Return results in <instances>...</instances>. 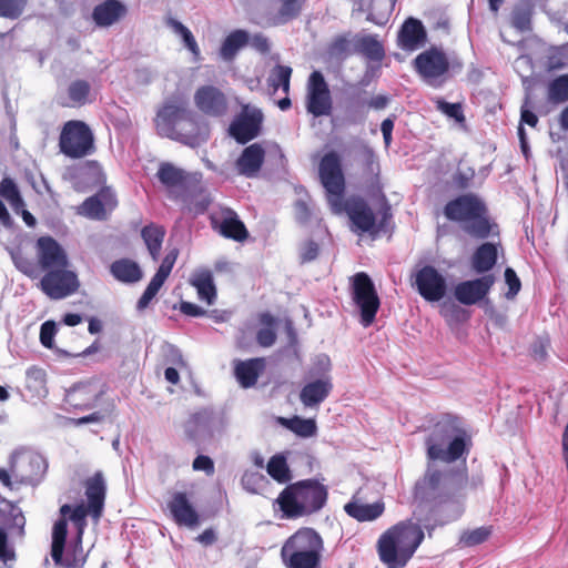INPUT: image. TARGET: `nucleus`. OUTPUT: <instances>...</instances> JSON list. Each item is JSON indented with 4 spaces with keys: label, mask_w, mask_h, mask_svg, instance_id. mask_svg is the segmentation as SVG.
<instances>
[{
    "label": "nucleus",
    "mask_w": 568,
    "mask_h": 568,
    "mask_svg": "<svg viewBox=\"0 0 568 568\" xmlns=\"http://www.w3.org/2000/svg\"><path fill=\"white\" fill-rule=\"evenodd\" d=\"M468 481L466 469H439L428 460L426 469L414 485V499L423 519L420 520L432 537L437 527L457 520L463 511V490Z\"/></svg>",
    "instance_id": "obj_1"
},
{
    "label": "nucleus",
    "mask_w": 568,
    "mask_h": 568,
    "mask_svg": "<svg viewBox=\"0 0 568 568\" xmlns=\"http://www.w3.org/2000/svg\"><path fill=\"white\" fill-rule=\"evenodd\" d=\"M318 176L333 212L341 213L344 210L355 227L363 233L376 234L387 232L393 219V213L385 194L381 196L378 222L376 221V215L372 207L361 196L349 197L346 200L344 207H342V200L345 192V178L342 170L341 158L335 151L327 152L321 159Z\"/></svg>",
    "instance_id": "obj_2"
},
{
    "label": "nucleus",
    "mask_w": 568,
    "mask_h": 568,
    "mask_svg": "<svg viewBox=\"0 0 568 568\" xmlns=\"http://www.w3.org/2000/svg\"><path fill=\"white\" fill-rule=\"evenodd\" d=\"M418 517L399 521L383 532L377 540L379 560L387 568H405L425 538L424 525Z\"/></svg>",
    "instance_id": "obj_3"
},
{
    "label": "nucleus",
    "mask_w": 568,
    "mask_h": 568,
    "mask_svg": "<svg viewBox=\"0 0 568 568\" xmlns=\"http://www.w3.org/2000/svg\"><path fill=\"white\" fill-rule=\"evenodd\" d=\"M425 445L428 460L450 464L468 455L471 442L457 416L443 414L433 425Z\"/></svg>",
    "instance_id": "obj_4"
},
{
    "label": "nucleus",
    "mask_w": 568,
    "mask_h": 568,
    "mask_svg": "<svg viewBox=\"0 0 568 568\" xmlns=\"http://www.w3.org/2000/svg\"><path fill=\"white\" fill-rule=\"evenodd\" d=\"M447 220L456 222L470 237L485 240L496 234L498 225L493 223L485 202L474 193L458 195L444 206Z\"/></svg>",
    "instance_id": "obj_5"
},
{
    "label": "nucleus",
    "mask_w": 568,
    "mask_h": 568,
    "mask_svg": "<svg viewBox=\"0 0 568 568\" xmlns=\"http://www.w3.org/2000/svg\"><path fill=\"white\" fill-rule=\"evenodd\" d=\"M328 498V489L317 479L298 480L286 486L276 503L286 518L310 516L322 510Z\"/></svg>",
    "instance_id": "obj_6"
},
{
    "label": "nucleus",
    "mask_w": 568,
    "mask_h": 568,
    "mask_svg": "<svg viewBox=\"0 0 568 568\" xmlns=\"http://www.w3.org/2000/svg\"><path fill=\"white\" fill-rule=\"evenodd\" d=\"M324 542L313 528H301L290 536L281 548L286 568H320Z\"/></svg>",
    "instance_id": "obj_7"
},
{
    "label": "nucleus",
    "mask_w": 568,
    "mask_h": 568,
    "mask_svg": "<svg viewBox=\"0 0 568 568\" xmlns=\"http://www.w3.org/2000/svg\"><path fill=\"white\" fill-rule=\"evenodd\" d=\"M59 148L70 159L91 155L95 151L93 132L83 121H68L61 130Z\"/></svg>",
    "instance_id": "obj_8"
},
{
    "label": "nucleus",
    "mask_w": 568,
    "mask_h": 568,
    "mask_svg": "<svg viewBox=\"0 0 568 568\" xmlns=\"http://www.w3.org/2000/svg\"><path fill=\"white\" fill-rule=\"evenodd\" d=\"M226 424L222 412L205 407L190 416L184 424V432L191 442L205 443L221 436Z\"/></svg>",
    "instance_id": "obj_9"
},
{
    "label": "nucleus",
    "mask_w": 568,
    "mask_h": 568,
    "mask_svg": "<svg viewBox=\"0 0 568 568\" xmlns=\"http://www.w3.org/2000/svg\"><path fill=\"white\" fill-rule=\"evenodd\" d=\"M352 300L359 312V323L363 327H369L376 317L381 301L375 285L365 272L356 273L352 277Z\"/></svg>",
    "instance_id": "obj_10"
},
{
    "label": "nucleus",
    "mask_w": 568,
    "mask_h": 568,
    "mask_svg": "<svg viewBox=\"0 0 568 568\" xmlns=\"http://www.w3.org/2000/svg\"><path fill=\"white\" fill-rule=\"evenodd\" d=\"M10 471L20 483L36 485L48 469L47 459L39 453L16 450L10 457Z\"/></svg>",
    "instance_id": "obj_11"
},
{
    "label": "nucleus",
    "mask_w": 568,
    "mask_h": 568,
    "mask_svg": "<svg viewBox=\"0 0 568 568\" xmlns=\"http://www.w3.org/2000/svg\"><path fill=\"white\" fill-rule=\"evenodd\" d=\"M414 67L425 83L439 88L445 81L450 63L443 50L433 47L414 59Z\"/></svg>",
    "instance_id": "obj_12"
},
{
    "label": "nucleus",
    "mask_w": 568,
    "mask_h": 568,
    "mask_svg": "<svg viewBox=\"0 0 568 568\" xmlns=\"http://www.w3.org/2000/svg\"><path fill=\"white\" fill-rule=\"evenodd\" d=\"M118 205L116 192L111 186L104 185L77 207V214L91 221L105 222Z\"/></svg>",
    "instance_id": "obj_13"
},
{
    "label": "nucleus",
    "mask_w": 568,
    "mask_h": 568,
    "mask_svg": "<svg viewBox=\"0 0 568 568\" xmlns=\"http://www.w3.org/2000/svg\"><path fill=\"white\" fill-rule=\"evenodd\" d=\"M67 267L59 266L45 272L39 283L40 290L51 300L65 298L80 287L78 275Z\"/></svg>",
    "instance_id": "obj_14"
},
{
    "label": "nucleus",
    "mask_w": 568,
    "mask_h": 568,
    "mask_svg": "<svg viewBox=\"0 0 568 568\" xmlns=\"http://www.w3.org/2000/svg\"><path fill=\"white\" fill-rule=\"evenodd\" d=\"M306 110L318 118L329 115L332 112V97L324 75L321 71H313L307 82Z\"/></svg>",
    "instance_id": "obj_15"
},
{
    "label": "nucleus",
    "mask_w": 568,
    "mask_h": 568,
    "mask_svg": "<svg viewBox=\"0 0 568 568\" xmlns=\"http://www.w3.org/2000/svg\"><path fill=\"white\" fill-rule=\"evenodd\" d=\"M414 285L419 295L428 302L440 301L447 291L444 276L432 265H425L416 272Z\"/></svg>",
    "instance_id": "obj_16"
},
{
    "label": "nucleus",
    "mask_w": 568,
    "mask_h": 568,
    "mask_svg": "<svg viewBox=\"0 0 568 568\" xmlns=\"http://www.w3.org/2000/svg\"><path fill=\"white\" fill-rule=\"evenodd\" d=\"M209 133L207 124L195 112L187 109V116L170 139L196 148L207 141Z\"/></svg>",
    "instance_id": "obj_17"
},
{
    "label": "nucleus",
    "mask_w": 568,
    "mask_h": 568,
    "mask_svg": "<svg viewBox=\"0 0 568 568\" xmlns=\"http://www.w3.org/2000/svg\"><path fill=\"white\" fill-rule=\"evenodd\" d=\"M495 283L491 274L458 283L454 290L455 298L464 305H475L483 302Z\"/></svg>",
    "instance_id": "obj_18"
},
{
    "label": "nucleus",
    "mask_w": 568,
    "mask_h": 568,
    "mask_svg": "<svg viewBox=\"0 0 568 568\" xmlns=\"http://www.w3.org/2000/svg\"><path fill=\"white\" fill-rule=\"evenodd\" d=\"M196 108L209 116L220 118L226 114L229 103L225 94L214 85H202L194 93Z\"/></svg>",
    "instance_id": "obj_19"
},
{
    "label": "nucleus",
    "mask_w": 568,
    "mask_h": 568,
    "mask_svg": "<svg viewBox=\"0 0 568 568\" xmlns=\"http://www.w3.org/2000/svg\"><path fill=\"white\" fill-rule=\"evenodd\" d=\"M263 114L260 110L251 113L242 112L230 125V134L240 144H246L255 139L261 131Z\"/></svg>",
    "instance_id": "obj_20"
},
{
    "label": "nucleus",
    "mask_w": 568,
    "mask_h": 568,
    "mask_svg": "<svg viewBox=\"0 0 568 568\" xmlns=\"http://www.w3.org/2000/svg\"><path fill=\"white\" fill-rule=\"evenodd\" d=\"M38 260L45 272L59 266H69L64 248L51 236H41L37 241Z\"/></svg>",
    "instance_id": "obj_21"
},
{
    "label": "nucleus",
    "mask_w": 568,
    "mask_h": 568,
    "mask_svg": "<svg viewBox=\"0 0 568 568\" xmlns=\"http://www.w3.org/2000/svg\"><path fill=\"white\" fill-rule=\"evenodd\" d=\"M187 116V108L183 103H166L156 113V129L160 135L171 138Z\"/></svg>",
    "instance_id": "obj_22"
},
{
    "label": "nucleus",
    "mask_w": 568,
    "mask_h": 568,
    "mask_svg": "<svg viewBox=\"0 0 568 568\" xmlns=\"http://www.w3.org/2000/svg\"><path fill=\"white\" fill-rule=\"evenodd\" d=\"M300 390V400L304 407L317 408L331 395L333 378H307Z\"/></svg>",
    "instance_id": "obj_23"
},
{
    "label": "nucleus",
    "mask_w": 568,
    "mask_h": 568,
    "mask_svg": "<svg viewBox=\"0 0 568 568\" xmlns=\"http://www.w3.org/2000/svg\"><path fill=\"white\" fill-rule=\"evenodd\" d=\"M168 508L174 521L180 526L193 528L200 523L199 514L190 503L186 493H174L168 504Z\"/></svg>",
    "instance_id": "obj_24"
},
{
    "label": "nucleus",
    "mask_w": 568,
    "mask_h": 568,
    "mask_svg": "<svg viewBox=\"0 0 568 568\" xmlns=\"http://www.w3.org/2000/svg\"><path fill=\"white\" fill-rule=\"evenodd\" d=\"M265 160V150L260 143L246 146L235 161V170L245 178H255Z\"/></svg>",
    "instance_id": "obj_25"
},
{
    "label": "nucleus",
    "mask_w": 568,
    "mask_h": 568,
    "mask_svg": "<svg viewBox=\"0 0 568 568\" xmlns=\"http://www.w3.org/2000/svg\"><path fill=\"white\" fill-rule=\"evenodd\" d=\"M106 485L101 471H97L85 481V496L89 511L98 520L102 516L105 500Z\"/></svg>",
    "instance_id": "obj_26"
},
{
    "label": "nucleus",
    "mask_w": 568,
    "mask_h": 568,
    "mask_svg": "<svg viewBox=\"0 0 568 568\" xmlns=\"http://www.w3.org/2000/svg\"><path fill=\"white\" fill-rule=\"evenodd\" d=\"M128 13L125 4L119 0H105L94 7L92 19L98 27L106 28L120 21Z\"/></svg>",
    "instance_id": "obj_27"
},
{
    "label": "nucleus",
    "mask_w": 568,
    "mask_h": 568,
    "mask_svg": "<svg viewBox=\"0 0 568 568\" xmlns=\"http://www.w3.org/2000/svg\"><path fill=\"white\" fill-rule=\"evenodd\" d=\"M264 367V358L236 359L234 362V375L243 388H250L256 384Z\"/></svg>",
    "instance_id": "obj_28"
},
{
    "label": "nucleus",
    "mask_w": 568,
    "mask_h": 568,
    "mask_svg": "<svg viewBox=\"0 0 568 568\" xmlns=\"http://www.w3.org/2000/svg\"><path fill=\"white\" fill-rule=\"evenodd\" d=\"M385 510L383 501H375L373 504H363L356 495H354L348 503L344 505V511L351 518L364 523L373 521L381 517Z\"/></svg>",
    "instance_id": "obj_29"
},
{
    "label": "nucleus",
    "mask_w": 568,
    "mask_h": 568,
    "mask_svg": "<svg viewBox=\"0 0 568 568\" xmlns=\"http://www.w3.org/2000/svg\"><path fill=\"white\" fill-rule=\"evenodd\" d=\"M425 40L426 31L423 23L415 18H408L398 32V45L404 50H415L423 45Z\"/></svg>",
    "instance_id": "obj_30"
},
{
    "label": "nucleus",
    "mask_w": 568,
    "mask_h": 568,
    "mask_svg": "<svg viewBox=\"0 0 568 568\" xmlns=\"http://www.w3.org/2000/svg\"><path fill=\"white\" fill-rule=\"evenodd\" d=\"M354 53L373 62H382L385 58V49L377 34H354Z\"/></svg>",
    "instance_id": "obj_31"
},
{
    "label": "nucleus",
    "mask_w": 568,
    "mask_h": 568,
    "mask_svg": "<svg viewBox=\"0 0 568 568\" xmlns=\"http://www.w3.org/2000/svg\"><path fill=\"white\" fill-rule=\"evenodd\" d=\"M81 531L77 532V536L70 541V544L61 549V558L55 566L61 568H83L88 559V552H84L82 546Z\"/></svg>",
    "instance_id": "obj_32"
},
{
    "label": "nucleus",
    "mask_w": 568,
    "mask_h": 568,
    "mask_svg": "<svg viewBox=\"0 0 568 568\" xmlns=\"http://www.w3.org/2000/svg\"><path fill=\"white\" fill-rule=\"evenodd\" d=\"M190 284L196 288L200 301L206 302L207 305L215 303L217 291L210 270L201 268L193 272L190 277Z\"/></svg>",
    "instance_id": "obj_33"
},
{
    "label": "nucleus",
    "mask_w": 568,
    "mask_h": 568,
    "mask_svg": "<svg viewBox=\"0 0 568 568\" xmlns=\"http://www.w3.org/2000/svg\"><path fill=\"white\" fill-rule=\"evenodd\" d=\"M213 227L220 232L226 239H231L237 242H242L247 239L248 232L244 223L239 219L237 214L227 210L217 225V221H212Z\"/></svg>",
    "instance_id": "obj_34"
},
{
    "label": "nucleus",
    "mask_w": 568,
    "mask_h": 568,
    "mask_svg": "<svg viewBox=\"0 0 568 568\" xmlns=\"http://www.w3.org/2000/svg\"><path fill=\"white\" fill-rule=\"evenodd\" d=\"M110 273L118 282L124 284H134L143 277V271L140 265L128 257L112 262L110 265Z\"/></svg>",
    "instance_id": "obj_35"
},
{
    "label": "nucleus",
    "mask_w": 568,
    "mask_h": 568,
    "mask_svg": "<svg viewBox=\"0 0 568 568\" xmlns=\"http://www.w3.org/2000/svg\"><path fill=\"white\" fill-rule=\"evenodd\" d=\"M357 160L361 165L362 178L369 183L376 182L381 173V166L373 148L362 143L357 150Z\"/></svg>",
    "instance_id": "obj_36"
},
{
    "label": "nucleus",
    "mask_w": 568,
    "mask_h": 568,
    "mask_svg": "<svg viewBox=\"0 0 568 568\" xmlns=\"http://www.w3.org/2000/svg\"><path fill=\"white\" fill-rule=\"evenodd\" d=\"M498 253L494 243L480 244L471 256V267L478 274L489 272L497 263Z\"/></svg>",
    "instance_id": "obj_37"
},
{
    "label": "nucleus",
    "mask_w": 568,
    "mask_h": 568,
    "mask_svg": "<svg viewBox=\"0 0 568 568\" xmlns=\"http://www.w3.org/2000/svg\"><path fill=\"white\" fill-rule=\"evenodd\" d=\"M101 392L92 385H78L68 394V403L78 409L93 408L100 399Z\"/></svg>",
    "instance_id": "obj_38"
},
{
    "label": "nucleus",
    "mask_w": 568,
    "mask_h": 568,
    "mask_svg": "<svg viewBox=\"0 0 568 568\" xmlns=\"http://www.w3.org/2000/svg\"><path fill=\"white\" fill-rule=\"evenodd\" d=\"M248 40L247 31L242 29L232 31L222 42L220 57L227 62L234 60L239 51L248 43Z\"/></svg>",
    "instance_id": "obj_39"
},
{
    "label": "nucleus",
    "mask_w": 568,
    "mask_h": 568,
    "mask_svg": "<svg viewBox=\"0 0 568 568\" xmlns=\"http://www.w3.org/2000/svg\"><path fill=\"white\" fill-rule=\"evenodd\" d=\"M306 2L307 0H280V7L271 18L272 24L283 26L297 19Z\"/></svg>",
    "instance_id": "obj_40"
},
{
    "label": "nucleus",
    "mask_w": 568,
    "mask_h": 568,
    "mask_svg": "<svg viewBox=\"0 0 568 568\" xmlns=\"http://www.w3.org/2000/svg\"><path fill=\"white\" fill-rule=\"evenodd\" d=\"M326 53L337 61H344L354 54V34L347 32L336 36L327 45Z\"/></svg>",
    "instance_id": "obj_41"
},
{
    "label": "nucleus",
    "mask_w": 568,
    "mask_h": 568,
    "mask_svg": "<svg viewBox=\"0 0 568 568\" xmlns=\"http://www.w3.org/2000/svg\"><path fill=\"white\" fill-rule=\"evenodd\" d=\"M141 236L148 247L153 261H158L165 236V229L161 225L151 223L145 225L141 231Z\"/></svg>",
    "instance_id": "obj_42"
},
{
    "label": "nucleus",
    "mask_w": 568,
    "mask_h": 568,
    "mask_svg": "<svg viewBox=\"0 0 568 568\" xmlns=\"http://www.w3.org/2000/svg\"><path fill=\"white\" fill-rule=\"evenodd\" d=\"M156 176L168 190L181 187L186 182L185 171L174 166L169 162H163L160 164Z\"/></svg>",
    "instance_id": "obj_43"
},
{
    "label": "nucleus",
    "mask_w": 568,
    "mask_h": 568,
    "mask_svg": "<svg viewBox=\"0 0 568 568\" xmlns=\"http://www.w3.org/2000/svg\"><path fill=\"white\" fill-rule=\"evenodd\" d=\"M545 67L549 72L568 68V41L560 45H551L548 48Z\"/></svg>",
    "instance_id": "obj_44"
},
{
    "label": "nucleus",
    "mask_w": 568,
    "mask_h": 568,
    "mask_svg": "<svg viewBox=\"0 0 568 568\" xmlns=\"http://www.w3.org/2000/svg\"><path fill=\"white\" fill-rule=\"evenodd\" d=\"M68 97L71 106H83L91 103L90 83L82 79L72 81L68 87Z\"/></svg>",
    "instance_id": "obj_45"
},
{
    "label": "nucleus",
    "mask_w": 568,
    "mask_h": 568,
    "mask_svg": "<svg viewBox=\"0 0 568 568\" xmlns=\"http://www.w3.org/2000/svg\"><path fill=\"white\" fill-rule=\"evenodd\" d=\"M547 101L551 104H561L568 101V73L560 74L549 81Z\"/></svg>",
    "instance_id": "obj_46"
},
{
    "label": "nucleus",
    "mask_w": 568,
    "mask_h": 568,
    "mask_svg": "<svg viewBox=\"0 0 568 568\" xmlns=\"http://www.w3.org/2000/svg\"><path fill=\"white\" fill-rule=\"evenodd\" d=\"M68 535V521L65 518H60L53 525L52 542H51V558L53 562H58L61 556V549L65 548Z\"/></svg>",
    "instance_id": "obj_47"
},
{
    "label": "nucleus",
    "mask_w": 568,
    "mask_h": 568,
    "mask_svg": "<svg viewBox=\"0 0 568 568\" xmlns=\"http://www.w3.org/2000/svg\"><path fill=\"white\" fill-rule=\"evenodd\" d=\"M292 68L290 65L276 64L270 73L267 79L268 85L277 91L282 89V91L287 95L290 92V83L292 77Z\"/></svg>",
    "instance_id": "obj_48"
},
{
    "label": "nucleus",
    "mask_w": 568,
    "mask_h": 568,
    "mask_svg": "<svg viewBox=\"0 0 568 568\" xmlns=\"http://www.w3.org/2000/svg\"><path fill=\"white\" fill-rule=\"evenodd\" d=\"M267 474L280 484H285L292 478L286 458L281 455L271 457L267 463Z\"/></svg>",
    "instance_id": "obj_49"
},
{
    "label": "nucleus",
    "mask_w": 568,
    "mask_h": 568,
    "mask_svg": "<svg viewBox=\"0 0 568 568\" xmlns=\"http://www.w3.org/2000/svg\"><path fill=\"white\" fill-rule=\"evenodd\" d=\"M491 535L490 527H478L471 530H465L462 532L458 546L460 547H474L485 542Z\"/></svg>",
    "instance_id": "obj_50"
},
{
    "label": "nucleus",
    "mask_w": 568,
    "mask_h": 568,
    "mask_svg": "<svg viewBox=\"0 0 568 568\" xmlns=\"http://www.w3.org/2000/svg\"><path fill=\"white\" fill-rule=\"evenodd\" d=\"M0 196L6 199L14 210L24 205L19 189L11 178H3L1 180Z\"/></svg>",
    "instance_id": "obj_51"
},
{
    "label": "nucleus",
    "mask_w": 568,
    "mask_h": 568,
    "mask_svg": "<svg viewBox=\"0 0 568 568\" xmlns=\"http://www.w3.org/2000/svg\"><path fill=\"white\" fill-rule=\"evenodd\" d=\"M332 362L328 355L320 354L306 372V378H333L331 375Z\"/></svg>",
    "instance_id": "obj_52"
},
{
    "label": "nucleus",
    "mask_w": 568,
    "mask_h": 568,
    "mask_svg": "<svg viewBox=\"0 0 568 568\" xmlns=\"http://www.w3.org/2000/svg\"><path fill=\"white\" fill-rule=\"evenodd\" d=\"M532 11L528 7H516L511 12V26L520 31L527 32L531 30Z\"/></svg>",
    "instance_id": "obj_53"
},
{
    "label": "nucleus",
    "mask_w": 568,
    "mask_h": 568,
    "mask_svg": "<svg viewBox=\"0 0 568 568\" xmlns=\"http://www.w3.org/2000/svg\"><path fill=\"white\" fill-rule=\"evenodd\" d=\"M436 110L464 125L466 122L462 103H449L442 98L435 101Z\"/></svg>",
    "instance_id": "obj_54"
},
{
    "label": "nucleus",
    "mask_w": 568,
    "mask_h": 568,
    "mask_svg": "<svg viewBox=\"0 0 568 568\" xmlns=\"http://www.w3.org/2000/svg\"><path fill=\"white\" fill-rule=\"evenodd\" d=\"M241 481L243 488L251 494H258L268 484V479L258 471H246Z\"/></svg>",
    "instance_id": "obj_55"
},
{
    "label": "nucleus",
    "mask_w": 568,
    "mask_h": 568,
    "mask_svg": "<svg viewBox=\"0 0 568 568\" xmlns=\"http://www.w3.org/2000/svg\"><path fill=\"white\" fill-rule=\"evenodd\" d=\"M288 428L301 437H312L316 434L317 427L313 419L294 417L288 420Z\"/></svg>",
    "instance_id": "obj_56"
},
{
    "label": "nucleus",
    "mask_w": 568,
    "mask_h": 568,
    "mask_svg": "<svg viewBox=\"0 0 568 568\" xmlns=\"http://www.w3.org/2000/svg\"><path fill=\"white\" fill-rule=\"evenodd\" d=\"M27 0H0V17L18 19L24 11Z\"/></svg>",
    "instance_id": "obj_57"
},
{
    "label": "nucleus",
    "mask_w": 568,
    "mask_h": 568,
    "mask_svg": "<svg viewBox=\"0 0 568 568\" xmlns=\"http://www.w3.org/2000/svg\"><path fill=\"white\" fill-rule=\"evenodd\" d=\"M172 26L178 34L181 36L184 45L193 53L194 59H200V48L192 32L182 22L173 20Z\"/></svg>",
    "instance_id": "obj_58"
},
{
    "label": "nucleus",
    "mask_w": 568,
    "mask_h": 568,
    "mask_svg": "<svg viewBox=\"0 0 568 568\" xmlns=\"http://www.w3.org/2000/svg\"><path fill=\"white\" fill-rule=\"evenodd\" d=\"M11 256L14 266L20 272L28 275L29 277H33L36 275L37 266L33 261L24 256L21 252H14L11 254Z\"/></svg>",
    "instance_id": "obj_59"
},
{
    "label": "nucleus",
    "mask_w": 568,
    "mask_h": 568,
    "mask_svg": "<svg viewBox=\"0 0 568 568\" xmlns=\"http://www.w3.org/2000/svg\"><path fill=\"white\" fill-rule=\"evenodd\" d=\"M504 276L505 282L508 285V291L506 292L505 296L507 300H513L519 293L521 288V282L511 267H506Z\"/></svg>",
    "instance_id": "obj_60"
},
{
    "label": "nucleus",
    "mask_w": 568,
    "mask_h": 568,
    "mask_svg": "<svg viewBox=\"0 0 568 568\" xmlns=\"http://www.w3.org/2000/svg\"><path fill=\"white\" fill-rule=\"evenodd\" d=\"M27 386L29 388H43L45 385V372L38 366H31L26 372Z\"/></svg>",
    "instance_id": "obj_61"
},
{
    "label": "nucleus",
    "mask_w": 568,
    "mask_h": 568,
    "mask_svg": "<svg viewBox=\"0 0 568 568\" xmlns=\"http://www.w3.org/2000/svg\"><path fill=\"white\" fill-rule=\"evenodd\" d=\"M58 328L53 321L44 322L40 327V342L45 348H52Z\"/></svg>",
    "instance_id": "obj_62"
},
{
    "label": "nucleus",
    "mask_w": 568,
    "mask_h": 568,
    "mask_svg": "<svg viewBox=\"0 0 568 568\" xmlns=\"http://www.w3.org/2000/svg\"><path fill=\"white\" fill-rule=\"evenodd\" d=\"M481 307L485 314L494 322L495 325L503 327L506 324L507 316L498 312L489 298L486 297L481 302Z\"/></svg>",
    "instance_id": "obj_63"
},
{
    "label": "nucleus",
    "mask_w": 568,
    "mask_h": 568,
    "mask_svg": "<svg viewBox=\"0 0 568 568\" xmlns=\"http://www.w3.org/2000/svg\"><path fill=\"white\" fill-rule=\"evenodd\" d=\"M90 514L89 506L85 507L83 504L77 505L70 515V520L77 526L78 531H81V536H83V530L87 525L85 517Z\"/></svg>",
    "instance_id": "obj_64"
}]
</instances>
